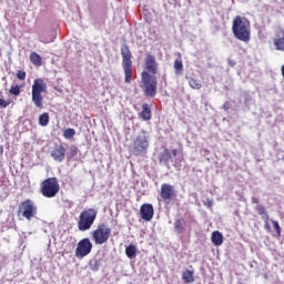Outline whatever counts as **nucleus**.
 I'll return each instance as SVG.
<instances>
[{"label": "nucleus", "instance_id": "35", "mask_svg": "<svg viewBox=\"0 0 284 284\" xmlns=\"http://www.w3.org/2000/svg\"><path fill=\"white\" fill-rule=\"evenodd\" d=\"M171 154H172L173 156H178V154H179V150L173 149V150L171 151Z\"/></svg>", "mask_w": 284, "mask_h": 284}, {"label": "nucleus", "instance_id": "25", "mask_svg": "<svg viewBox=\"0 0 284 284\" xmlns=\"http://www.w3.org/2000/svg\"><path fill=\"white\" fill-rule=\"evenodd\" d=\"M21 88H23V85H19V84L11 85L9 90V94H11V97H19V94H21Z\"/></svg>", "mask_w": 284, "mask_h": 284}, {"label": "nucleus", "instance_id": "23", "mask_svg": "<svg viewBox=\"0 0 284 284\" xmlns=\"http://www.w3.org/2000/svg\"><path fill=\"white\" fill-rule=\"evenodd\" d=\"M30 61L31 63H33V65H42L43 61L41 60V55H39V53L37 52H31L30 54Z\"/></svg>", "mask_w": 284, "mask_h": 284}, {"label": "nucleus", "instance_id": "13", "mask_svg": "<svg viewBox=\"0 0 284 284\" xmlns=\"http://www.w3.org/2000/svg\"><path fill=\"white\" fill-rule=\"evenodd\" d=\"M140 216L143 221H152V219H154V206H152V204H142L140 207Z\"/></svg>", "mask_w": 284, "mask_h": 284}, {"label": "nucleus", "instance_id": "17", "mask_svg": "<svg viewBox=\"0 0 284 284\" xmlns=\"http://www.w3.org/2000/svg\"><path fill=\"white\" fill-rule=\"evenodd\" d=\"M211 241L216 246L223 245V234H221V232H219V231H214L212 233Z\"/></svg>", "mask_w": 284, "mask_h": 284}, {"label": "nucleus", "instance_id": "14", "mask_svg": "<svg viewBox=\"0 0 284 284\" xmlns=\"http://www.w3.org/2000/svg\"><path fill=\"white\" fill-rule=\"evenodd\" d=\"M276 50L284 52V30L278 31L273 39Z\"/></svg>", "mask_w": 284, "mask_h": 284}, {"label": "nucleus", "instance_id": "3", "mask_svg": "<svg viewBox=\"0 0 284 284\" xmlns=\"http://www.w3.org/2000/svg\"><path fill=\"white\" fill-rule=\"evenodd\" d=\"M39 214V206L34 201L27 199L19 203L17 215L19 219H26V221H32V219H37Z\"/></svg>", "mask_w": 284, "mask_h": 284}, {"label": "nucleus", "instance_id": "19", "mask_svg": "<svg viewBox=\"0 0 284 284\" xmlns=\"http://www.w3.org/2000/svg\"><path fill=\"white\" fill-rule=\"evenodd\" d=\"M255 211L257 214H260V216H262L263 221H270V214H267L265 206L257 204Z\"/></svg>", "mask_w": 284, "mask_h": 284}, {"label": "nucleus", "instance_id": "8", "mask_svg": "<svg viewBox=\"0 0 284 284\" xmlns=\"http://www.w3.org/2000/svg\"><path fill=\"white\" fill-rule=\"evenodd\" d=\"M97 210L87 209L80 213L78 221V230L80 232H88L91 230L92 225H94V221H97Z\"/></svg>", "mask_w": 284, "mask_h": 284}, {"label": "nucleus", "instance_id": "37", "mask_svg": "<svg viewBox=\"0 0 284 284\" xmlns=\"http://www.w3.org/2000/svg\"><path fill=\"white\" fill-rule=\"evenodd\" d=\"M42 42H44V43H52V40H50V41H42Z\"/></svg>", "mask_w": 284, "mask_h": 284}, {"label": "nucleus", "instance_id": "12", "mask_svg": "<svg viewBox=\"0 0 284 284\" xmlns=\"http://www.w3.org/2000/svg\"><path fill=\"white\" fill-rule=\"evenodd\" d=\"M65 152L67 150L63 144H55L50 154L53 161H57V163H63V161H65Z\"/></svg>", "mask_w": 284, "mask_h": 284}, {"label": "nucleus", "instance_id": "16", "mask_svg": "<svg viewBox=\"0 0 284 284\" xmlns=\"http://www.w3.org/2000/svg\"><path fill=\"white\" fill-rule=\"evenodd\" d=\"M174 230L178 234H183V232H185V221L183 217L175 220Z\"/></svg>", "mask_w": 284, "mask_h": 284}, {"label": "nucleus", "instance_id": "30", "mask_svg": "<svg viewBox=\"0 0 284 284\" xmlns=\"http://www.w3.org/2000/svg\"><path fill=\"white\" fill-rule=\"evenodd\" d=\"M272 225H273L277 236H281V225L278 224V221L272 220Z\"/></svg>", "mask_w": 284, "mask_h": 284}, {"label": "nucleus", "instance_id": "31", "mask_svg": "<svg viewBox=\"0 0 284 284\" xmlns=\"http://www.w3.org/2000/svg\"><path fill=\"white\" fill-rule=\"evenodd\" d=\"M12 103V100L8 99H3V98H0V108H8V105H10Z\"/></svg>", "mask_w": 284, "mask_h": 284}, {"label": "nucleus", "instance_id": "15", "mask_svg": "<svg viewBox=\"0 0 284 284\" xmlns=\"http://www.w3.org/2000/svg\"><path fill=\"white\" fill-rule=\"evenodd\" d=\"M140 119H142V121H150V119H152V109H150V104L144 103L142 105V111L139 114Z\"/></svg>", "mask_w": 284, "mask_h": 284}, {"label": "nucleus", "instance_id": "26", "mask_svg": "<svg viewBox=\"0 0 284 284\" xmlns=\"http://www.w3.org/2000/svg\"><path fill=\"white\" fill-rule=\"evenodd\" d=\"M77 134V131L72 128L65 129L63 131V136L68 140V141H72V139H74V135Z\"/></svg>", "mask_w": 284, "mask_h": 284}, {"label": "nucleus", "instance_id": "22", "mask_svg": "<svg viewBox=\"0 0 284 284\" xmlns=\"http://www.w3.org/2000/svg\"><path fill=\"white\" fill-rule=\"evenodd\" d=\"M38 123L42 128H45V125H48V123H50V114L48 112L40 114L39 119H38Z\"/></svg>", "mask_w": 284, "mask_h": 284}, {"label": "nucleus", "instance_id": "29", "mask_svg": "<svg viewBox=\"0 0 284 284\" xmlns=\"http://www.w3.org/2000/svg\"><path fill=\"white\" fill-rule=\"evenodd\" d=\"M16 77L17 79H19V81H26V77H28V74L26 73V71L18 70L16 72Z\"/></svg>", "mask_w": 284, "mask_h": 284}, {"label": "nucleus", "instance_id": "34", "mask_svg": "<svg viewBox=\"0 0 284 284\" xmlns=\"http://www.w3.org/2000/svg\"><path fill=\"white\" fill-rule=\"evenodd\" d=\"M252 203H254L255 205H260L258 203H260V200H258V197H252Z\"/></svg>", "mask_w": 284, "mask_h": 284}, {"label": "nucleus", "instance_id": "1", "mask_svg": "<svg viewBox=\"0 0 284 284\" xmlns=\"http://www.w3.org/2000/svg\"><path fill=\"white\" fill-rule=\"evenodd\" d=\"M156 74H159V62H156V57L149 53L144 59V71L141 73V88L145 97H150L151 99L156 97V90L159 88Z\"/></svg>", "mask_w": 284, "mask_h": 284}, {"label": "nucleus", "instance_id": "6", "mask_svg": "<svg viewBox=\"0 0 284 284\" xmlns=\"http://www.w3.org/2000/svg\"><path fill=\"white\" fill-rule=\"evenodd\" d=\"M91 240L95 245H104L112 236V229L105 223L98 224L97 229L90 232Z\"/></svg>", "mask_w": 284, "mask_h": 284}, {"label": "nucleus", "instance_id": "32", "mask_svg": "<svg viewBox=\"0 0 284 284\" xmlns=\"http://www.w3.org/2000/svg\"><path fill=\"white\" fill-rule=\"evenodd\" d=\"M264 227H265V230L267 231V232H271L272 231V229H271V226H270V220H266V221H264Z\"/></svg>", "mask_w": 284, "mask_h": 284}, {"label": "nucleus", "instance_id": "36", "mask_svg": "<svg viewBox=\"0 0 284 284\" xmlns=\"http://www.w3.org/2000/svg\"><path fill=\"white\" fill-rule=\"evenodd\" d=\"M205 205H206L207 207H212V205H214V203H213L212 201L207 200L206 203H205Z\"/></svg>", "mask_w": 284, "mask_h": 284}, {"label": "nucleus", "instance_id": "2", "mask_svg": "<svg viewBox=\"0 0 284 284\" xmlns=\"http://www.w3.org/2000/svg\"><path fill=\"white\" fill-rule=\"evenodd\" d=\"M232 33L239 41H243L244 43L250 42V40L252 39L250 20L241 16H236L235 18H233Z\"/></svg>", "mask_w": 284, "mask_h": 284}, {"label": "nucleus", "instance_id": "33", "mask_svg": "<svg viewBox=\"0 0 284 284\" xmlns=\"http://www.w3.org/2000/svg\"><path fill=\"white\" fill-rule=\"evenodd\" d=\"M227 63L231 68H234V65H236V61L232 60V59H227Z\"/></svg>", "mask_w": 284, "mask_h": 284}, {"label": "nucleus", "instance_id": "4", "mask_svg": "<svg viewBox=\"0 0 284 284\" xmlns=\"http://www.w3.org/2000/svg\"><path fill=\"white\" fill-rule=\"evenodd\" d=\"M148 148H150V140L145 131H142L135 139H133L130 145V152L133 156H143L148 154Z\"/></svg>", "mask_w": 284, "mask_h": 284}, {"label": "nucleus", "instance_id": "27", "mask_svg": "<svg viewBox=\"0 0 284 284\" xmlns=\"http://www.w3.org/2000/svg\"><path fill=\"white\" fill-rule=\"evenodd\" d=\"M173 68L175 70V74H182L183 72V61L181 60H175L174 61V64H173Z\"/></svg>", "mask_w": 284, "mask_h": 284}, {"label": "nucleus", "instance_id": "10", "mask_svg": "<svg viewBox=\"0 0 284 284\" xmlns=\"http://www.w3.org/2000/svg\"><path fill=\"white\" fill-rule=\"evenodd\" d=\"M90 252H92V243L90 239L84 237L78 243L75 247V256L77 258H85Z\"/></svg>", "mask_w": 284, "mask_h": 284}, {"label": "nucleus", "instance_id": "5", "mask_svg": "<svg viewBox=\"0 0 284 284\" xmlns=\"http://www.w3.org/2000/svg\"><path fill=\"white\" fill-rule=\"evenodd\" d=\"M43 92H48V84L43 79H36L32 84L31 99L39 110H43Z\"/></svg>", "mask_w": 284, "mask_h": 284}, {"label": "nucleus", "instance_id": "20", "mask_svg": "<svg viewBox=\"0 0 284 284\" xmlns=\"http://www.w3.org/2000/svg\"><path fill=\"white\" fill-rule=\"evenodd\" d=\"M189 85L192 90H201L203 88V83L196 78H189Z\"/></svg>", "mask_w": 284, "mask_h": 284}, {"label": "nucleus", "instance_id": "18", "mask_svg": "<svg viewBox=\"0 0 284 284\" xmlns=\"http://www.w3.org/2000/svg\"><path fill=\"white\" fill-rule=\"evenodd\" d=\"M182 278L186 284L194 283V272L185 270L184 272H182Z\"/></svg>", "mask_w": 284, "mask_h": 284}, {"label": "nucleus", "instance_id": "28", "mask_svg": "<svg viewBox=\"0 0 284 284\" xmlns=\"http://www.w3.org/2000/svg\"><path fill=\"white\" fill-rule=\"evenodd\" d=\"M79 154V148L77 145H71L68 153V159H74Z\"/></svg>", "mask_w": 284, "mask_h": 284}, {"label": "nucleus", "instance_id": "21", "mask_svg": "<svg viewBox=\"0 0 284 284\" xmlns=\"http://www.w3.org/2000/svg\"><path fill=\"white\" fill-rule=\"evenodd\" d=\"M160 163H170L172 161V153L168 150L164 149V152L160 153Z\"/></svg>", "mask_w": 284, "mask_h": 284}, {"label": "nucleus", "instance_id": "11", "mask_svg": "<svg viewBox=\"0 0 284 284\" xmlns=\"http://www.w3.org/2000/svg\"><path fill=\"white\" fill-rule=\"evenodd\" d=\"M176 191H174V185L163 183L161 185L160 196L164 201V203H170V200L174 197Z\"/></svg>", "mask_w": 284, "mask_h": 284}, {"label": "nucleus", "instance_id": "24", "mask_svg": "<svg viewBox=\"0 0 284 284\" xmlns=\"http://www.w3.org/2000/svg\"><path fill=\"white\" fill-rule=\"evenodd\" d=\"M125 255L128 256V258H134V256H136V247L134 246V244H130L125 247Z\"/></svg>", "mask_w": 284, "mask_h": 284}, {"label": "nucleus", "instance_id": "9", "mask_svg": "<svg viewBox=\"0 0 284 284\" xmlns=\"http://www.w3.org/2000/svg\"><path fill=\"white\" fill-rule=\"evenodd\" d=\"M122 67L124 70V82L132 83V51L128 44L121 47Z\"/></svg>", "mask_w": 284, "mask_h": 284}, {"label": "nucleus", "instance_id": "7", "mask_svg": "<svg viewBox=\"0 0 284 284\" xmlns=\"http://www.w3.org/2000/svg\"><path fill=\"white\" fill-rule=\"evenodd\" d=\"M60 190L61 185L57 178H48L41 182L40 192L45 199H54Z\"/></svg>", "mask_w": 284, "mask_h": 284}]
</instances>
